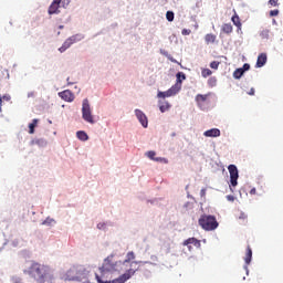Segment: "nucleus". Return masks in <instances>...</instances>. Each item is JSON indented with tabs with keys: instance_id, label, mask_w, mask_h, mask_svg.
Instances as JSON below:
<instances>
[{
	"instance_id": "nucleus-31",
	"label": "nucleus",
	"mask_w": 283,
	"mask_h": 283,
	"mask_svg": "<svg viewBox=\"0 0 283 283\" xmlns=\"http://www.w3.org/2000/svg\"><path fill=\"white\" fill-rule=\"evenodd\" d=\"M146 156H147L148 158H150V160H155V159H156V151L149 150V151L146 154Z\"/></svg>"
},
{
	"instance_id": "nucleus-33",
	"label": "nucleus",
	"mask_w": 283,
	"mask_h": 283,
	"mask_svg": "<svg viewBox=\"0 0 283 283\" xmlns=\"http://www.w3.org/2000/svg\"><path fill=\"white\" fill-rule=\"evenodd\" d=\"M166 19H167V21H174V12L172 11H167Z\"/></svg>"
},
{
	"instance_id": "nucleus-18",
	"label": "nucleus",
	"mask_w": 283,
	"mask_h": 283,
	"mask_svg": "<svg viewBox=\"0 0 283 283\" xmlns=\"http://www.w3.org/2000/svg\"><path fill=\"white\" fill-rule=\"evenodd\" d=\"M207 98H209V94H198L196 97H195V101L197 103V105H199V107H201V105L203 103H207Z\"/></svg>"
},
{
	"instance_id": "nucleus-32",
	"label": "nucleus",
	"mask_w": 283,
	"mask_h": 283,
	"mask_svg": "<svg viewBox=\"0 0 283 283\" xmlns=\"http://www.w3.org/2000/svg\"><path fill=\"white\" fill-rule=\"evenodd\" d=\"M154 160L156 163H164L165 165H167V163H169V160H167V158H163V157H156Z\"/></svg>"
},
{
	"instance_id": "nucleus-29",
	"label": "nucleus",
	"mask_w": 283,
	"mask_h": 283,
	"mask_svg": "<svg viewBox=\"0 0 283 283\" xmlns=\"http://www.w3.org/2000/svg\"><path fill=\"white\" fill-rule=\"evenodd\" d=\"M210 67H211V70H218V67H220V62H218V61H212V62L210 63Z\"/></svg>"
},
{
	"instance_id": "nucleus-42",
	"label": "nucleus",
	"mask_w": 283,
	"mask_h": 283,
	"mask_svg": "<svg viewBox=\"0 0 283 283\" xmlns=\"http://www.w3.org/2000/svg\"><path fill=\"white\" fill-rule=\"evenodd\" d=\"M67 85H74V82H71L70 77L66 78Z\"/></svg>"
},
{
	"instance_id": "nucleus-5",
	"label": "nucleus",
	"mask_w": 283,
	"mask_h": 283,
	"mask_svg": "<svg viewBox=\"0 0 283 283\" xmlns=\"http://www.w3.org/2000/svg\"><path fill=\"white\" fill-rule=\"evenodd\" d=\"M77 271H82V268H77V265H73L62 277L65 282H74L77 281Z\"/></svg>"
},
{
	"instance_id": "nucleus-19",
	"label": "nucleus",
	"mask_w": 283,
	"mask_h": 283,
	"mask_svg": "<svg viewBox=\"0 0 283 283\" xmlns=\"http://www.w3.org/2000/svg\"><path fill=\"white\" fill-rule=\"evenodd\" d=\"M158 103L161 114H165V112H168V109L171 108V104H169L167 101H159Z\"/></svg>"
},
{
	"instance_id": "nucleus-20",
	"label": "nucleus",
	"mask_w": 283,
	"mask_h": 283,
	"mask_svg": "<svg viewBox=\"0 0 283 283\" xmlns=\"http://www.w3.org/2000/svg\"><path fill=\"white\" fill-rule=\"evenodd\" d=\"M252 258H253V250H251V245H248L245 258H244L245 264H251Z\"/></svg>"
},
{
	"instance_id": "nucleus-41",
	"label": "nucleus",
	"mask_w": 283,
	"mask_h": 283,
	"mask_svg": "<svg viewBox=\"0 0 283 283\" xmlns=\"http://www.w3.org/2000/svg\"><path fill=\"white\" fill-rule=\"evenodd\" d=\"M248 94H249L250 96H254V95H255V88H251Z\"/></svg>"
},
{
	"instance_id": "nucleus-35",
	"label": "nucleus",
	"mask_w": 283,
	"mask_h": 283,
	"mask_svg": "<svg viewBox=\"0 0 283 283\" xmlns=\"http://www.w3.org/2000/svg\"><path fill=\"white\" fill-rule=\"evenodd\" d=\"M70 3H71V0H62L61 1L62 8H67V6H70Z\"/></svg>"
},
{
	"instance_id": "nucleus-15",
	"label": "nucleus",
	"mask_w": 283,
	"mask_h": 283,
	"mask_svg": "<svg viewBox=\"0 0 283 283\" xmlns=\"http://www.w3.org/2000/svg\"><path fill=\"white\" fill-rule=\"evenodd\" d=\"M203 136H206L207 138H218L220 136V129L218 128L208 129L203 133Z\"/></svg>"
},
{
	"instance_id": "nucleus-7",
	"label": "nucleus",
	"mask_w": 283,
	"mask_h": 283,
	"mask_svg": "<svg viewBox=\"0 0 283 283\" xmlns=\"http://www.w3.org/2000/svg\"><path fill=\"white\" fill-rule=\"evenodd\" d=\"M229 174H230V184L232 187H238V178H240V175L238 174V167L235 165H230L228 167Z\"/></svg>"
},
{
	"instance_id": "nucleus-34",
	"label": "nucleus",
	"mask_w": 283,
	"mask_h": 283,
	"mask_svg": "<svg viewBox=\"0 0 283 283\" xmlns=\"http://www.w3.org/2000/svg\"><path fill=\"white\" fill-rule=\"evenodd\" d=\"M277 1H279V0H269V4H270V6H273V8H277V6H280V4L277 3Z\"/></svg>"
},
{
	"instance_id": "nucleus-17",
	"label": "nucleus",
	"mask_w": 283,
	"mask_h": 283,
	"mask_svg": "<svg viewBox=\"0 0 283 283\" xmlns=\"http://www.w3.org/2000/svg\"><path fill=\"white\" fill-rule=\"evenodd\" d=\"M266 53H261L256 60V67H264L266 65Z\"/></svg>"
},
{
	"instance_id": "nucleus-2",
	"label": "nucleus",
	"mask_w": 283,
	"mask_h": 283,
	"mask_svg": "<svg viewBox=\"0 0 283 283\" xmlns=\"http://www.w3.org/2000/svg\"><path fill=\"white\" fill-rule=\"evenodd\" d=\"M29 275L34 277L39 283H45L48 280L53 281L52 269L50 266L33 262L28 271Z\"/></svg>"
},
{
	"instance_id": "nucleus-24",
	"label": "nucleus",
	"mask_w": 283,
	"mask_h": 283,
	"mask_svg": "<svg viewBox=\"0 0 283 283\" xmlns=\"http://www.w3.org/2000/svg\"><path fill=\"white\" fill-rule=\"evenodd\" d=\"M76 136H77L78 140H83V142L88 140V138H90V136H87V133H85L83 130H78L76 133Z\"/></svg>"
},
{
	"instance_id": "nucleus-40",
	"label": "nucleus",
	"mask_w": 283,
	"mask_h": 283,
	"mask_svg": "<svg viewBox=\"0 0 283 283\" xmlns=\"http://www.w3.org/2000/svg\"><path fill=\"white\" fill-rule=\"evenodd\" d=\"M256 192H258V190L255 188H252L250 190V196H255Z\"/></svg>"
},
{
	"instance_id": "nucleus-13",
	"label": "nucleus",
	"mask_w": 283,
	"mask_h": 283,
	"mask_svg": "<svg viewBox=\"0 0 283 283\" xmlns=\"http://www.w3.org/2000/svg\"><path fill=\"white\" fill-rule=\"evenodd\" d=\"M61 1L63 0H53L49 7V14H59L61 12V10H59V8H61Z\"/></svg>"
},
{
	"instance_id": "nucleus-23",
	"label": "nucleus",
	"mask_w": 283,
	"mask_h": 283,
	"mask_svg": "<svg viewBox=\"0 0 283 283\" xmlns=\"http://www.w3.org/2000/svg\"><path fill=\"white\" fill-rule=\"evenodd\" d=\"M222 32H224V34H231V32H233V25H231L230 23L223 24Z\"/></svg>"
},
{
	"instance_id": "nucleus-3",
	"label": "nucleus",
	"mask_w": 283,
	"mask_h": 283,
	"mask_svg": "<svg viewBox=\"0 0 283 283\" xmlns=\"http://www.w3.org/2000/svg\"><path fill=\"white\" fill-rule=\"evenodd\" d=\"M198 222H199V227H201L203 231H216V229H218L219 227L216 216H211V214H202L199 218Z\"/></svg>"
},
{
	"instance_id": "nucleus-30",
	"label": "nucleus",
	"mask_w": 283,
	"mask_h": 283,
	"mask_svg": "<svg viewBox=\"0 0 283 283\" xmlns=\"http://www.w3.org/2000/svg\"><path fill=\"white\" fill-rule=\"evenodd\" d=\"M10 99H11L10 95H3L2 97L0 95V105H3V101L8 103L10 102Z\"/></svg>"
},
{
	"instance_id": "nucleus-45",
	"label": "nucleus",
	"mask_w": 283,
	"mask_h": 283,
	"mask_svg": "<svg viewBox=\"0 0 283 283\" xmlns=\"http://www.w3.org/2000/svg\"><path fill=\"white\" fill-rule=\"evenodd\" d=\"M97 229H103V223H98Z\"/></svg>"
},
{
	"instance_id": "nucleus-8",
	"label": "nucleus",
	"mask_w": 283,
	"mask_h": 283,
	"mask_svg": "<svg viewBox=\"0 0 283 283\" xmlns=\"http://www.w3.org/2000/svg\"><path fill=\"white\" fill-rule=\"evenodd\" d=\"M176 77H177V81H176L175 85H172V87L177 92H180V90H182V82L187 78V75H185V73H182V72H178Z\"/></svg>"
},
{
	"instance_id": "nucleus-22",
	"label": "nucleus",
	"mask_w": 283,
	"mask_h": 283,
	"mask_svg": "<svg viewBox=\"0 0 283 283\" xmlns=\"http://www.w3.org/2000/svg\"><path fill=\"white\" fill-rule=\"evenodd\" d=\"M132 260H136V254L134 253V251H130L126 254V259L124 260L123 264H129Z\"/></svg>"
},
{
	"instance_id": "nucleus-9",
	"label": "nucleus",
	"mask_w": 283,
	"mask_h": 283,
	"mask_svg": "<svg viewBox=\"0 0 283 283\" xmlns=\"http://www.w3.org/2000/svg\"><path fill=\"white\" fill-rule=\"evenodd\" d=\"M60 98H62V101H65L66 103H73L75 96L74 93H72V91L70 90H65L59 93Z\"/></svg>"
},
{
	"instance_id": "nucleus-28",
	"label": "nucleus",
	"mask_w": 283,
	"mask_h": 283,
	"mask_svg": "<svg viewBox=\"0 0 283 283\" xmlns=\"http://www.w3.org/2000/svg\"><path fill=\"white\" fill-rule=\"evenodd\" d=\"M217 83H218V80L216 77H210L208 80V85H210V87H216Z\"/></svg>"
},
{
	"instance_id": "nucleus-4",
	"label": "nucleus",
	"mask_w": 283,
	"mask_h": 283,
	"mask_svg": "<svg viewBox=\"0 0 283 283\" xmlns=\"http://www.w3.org/2000/svg\"><path fill=\"white\" fill-rule=\"evenodd\" d=\"M82 118L86 123L94 125V115H92V107L90 106V99L85 98L82 103Z\"/></svg>"
},
{
	"instance_id": "nucleus-27",
	"label": "nucleus",
	"mask_w": 283,
	"mask_h": 283,
	"mask_svg": "<svg viewBox=\"0 0 283 283\" xmlns=\"http://www.w3.org/2000/svg\"><path fill=\"white\" fill-rule=\"evenodd\" d=\"M212 74H213V72L209 69H202V71H201V76L203 78H207L208 76H211Z\"/></svg>"
},
{
	"instance_id": "nucleus-6",
	"label": "nucleus",
	"mask_w": 283,
	"mask_h": 283,
	"mask_svg": "<svg viewBox=\"0 0 283 283\" xmlns=\"http://www.w3.org/2000/svg\"><path fill=\"white\" fill-rule=\"evenodd\" d=\"M77 269H82V271H77V282L90 283L92 277L90 270L83 265H77Z\"/></svg>"
},
{
	"instance_id": "nucleus-36",
	"label": "nucleus",
	"mask_w": 283,
	"mask_h": 283,
	"mask_svg": "<svg viewBox=\"0 0 283 283\" xmlns=\"http://www.w3.org/2000/svg\"><path fill=\"white\" fill-rule=\"evenodd\" d=\"M277 14H280V10L270 11V17H277Z\"/></svg>"
},
{
	"instance_id": "nucleus-38",
	"label": "nucleus",
	"mask_w": 283,
	"mask_h": 283,
	"mask_svg": "<svg viewBox=\"0 0 283 283\" xmlns=\"http://www.w3.org/2000/svg\"><path fill=\"white\" fill-rule=\"evenodd\" d=\"M181 34H184V36H187V35H189V34H191V31H189V30H187V29H184V30L181 31Z\"/></svg>"
},
{
	"instance_id": "nucleus-21",
	"label": "nucleus",
	"mask_w": 283,
	"mask_h": 283,
	"mask_svg": "<svg viewBox=\"0 0 283 283\" xmlns=\"http://www.w3.org/2000/svg\"><path fill=\"white\" fill-rule=\"evenodd\" d=\"M216 39H217L216 34H213V33H208L205 36V41H206L207 45H209L211 43H216Z\"/></svg>"
},
{
	"instance_id": "nucleus-11",
	"label": "nucleus",
	"mask_w": 283,
	"mask_h": 283,
	"mask_svg": "<svg viewBox=\"0 0 283 283\" xmlns=\"http://www.w3.org/2000/svg\"><path fill=\"white\" fill-rule=\"evenodd\" d=\"M176 94H178V91L174 86H171L166 92H158L157 98H169L171 96H176Z\"/></svg>"
},
{
	"instance_id": "nucleus-25",
	"label": "nucleus",
	"mask_w": 283,
	"mask_h": 283,
	"mask_svg": "<svg viewBox=\"0 0 283 283\" xmlns=\"http://www.w3.org/2000/svg\"><path fill=\"white\" fill-rule=\"evenodd\" d=\"M231 21L237 28H242V22H240V17L238 14H234Z\"/></svg>"
},
{
	"instance_id": "nucleus-1",
	"label": "nucleus",
	"mask_w": 283,
	"mask_h": 283,
	"mask_svg": "<svg viewBox=\"0 0 283 283\" xmlns=\"http://www.w3.org/2000/svg\"><path fill=\"white\" fill-rule=\"evenodd\" d=\"M114 255H109L107 259H105L103 265L99 268V274L95 273V280L97 281V283H125L132 277V275H134V273H136V270L129 269L119 277L113 281H107V274L112 273V271H116V266L120 264V261L114 263L112 261Z\"/></svg>"
},
{
	"instance_id": "nucleus-43",
	"label": "nucleus",
	"mask_w": 283,
	"mask_h": 283,
	"mask_svg": "<svg viewBox=\"0 0 283 283\" xmlns=\"http://www.w3.org/2000/svg\"><path fill=\"white\" fill-rule=\"evenodd\" d=\"M207 193L206 189H201V196H205Z\"/></svg>"
},
{
	"instance_id": "nucleus-26",
	"label": "nucleus",
	"mask_w": 283,
	"mask_h": 283,
	"mask_svg": "<svg viewBox=\"0 0 283 283\" xmlns=\"http://www.w3.org/2000/svg\"><path fill=\"white\" fill-rule=\"evenodd\" d=\"M39 125V119H33L31 124H29V134H34V128Z\"/></svg>"
},
{
	"instance_id": "nucleus-16",
	"label": "nucleus",
	"mask_w": 283,
	"mask_h": 283,
	"mask_svg": "<svg viewBox=\"0 0 283 283\" xmlns=\"http://www.w3.org/2000/svg\"><path fill=\"white\" fill-rule=\"evenodd\" d=\"M182 244L184 247H188L189 251H191V244H193V247H200V241L196 238H189L185 240Z\"/></svg>"
},
{
	"instance_id": "nucleus-10",
	"label": "nucleus",
	"mask_w": 283,
	"mask_h": 283,
	"mask_svg": "<svg viewBox=\"0 0 283 283\" xmlns=\"http://www.w3.org/2000/svg\"><path fill=\"white\" fill-rule=\"evenodd\" d=\"M249 70H251V65L249 63H245V64H243V67L237 69L233 72V77L234 78H242V76H244V73L249 72Z\"/></svg>"
},
{
	"instance_id": "nucleus-44",
	"label": "nucleus",
	"mask_w": 283,
	"mask_h": 283,
	"mask_svg": "<svg viewBox=\"0 0 283 283\" xmlns=\"http://www.w3.org/2000/svg\"><path fill=\"white\" fill-rule=\"evenodd\" d=\"M139 262L138 261H133L132 263H130V266H134V264H138Z\"/></svg>"
},
{
	"instance_id": "nucleus-12",
	"label": "nucleus",
	"mask_w": 283,
	"mask_h": 283,
	"mask_svg": "<svg viewBox=\"0 0 283 283\" xmlns=\"http://www.w3.org/2000/svg\"><path fill=\"white\" fill-rule=\"evenodd\" d=\"M135 116H137V119L139 120L140 125H143L144 127H147L149 125L147 115H145V113H143V111L135 109Z\"/></svg>"
},
{
	"instance_id": "nucleus-39",
	"label": "nucleus",
	"mask_w": 283,
	"mask_h": 283,
	"mask_svg": "<svg viewBox=\"0 0 283 283\" xmlns=\"http://www.w3.org/2000/svg\"><path fill=\"white\" fill-rule=\"evenodd\" d=\"M239 220H247V213L241 212L239 216Z\"/></svg>"
},
{
	"instance_id": "nucleus-37",
	"label": "nucleus",
	"mask_w": 283,
	"mask_h": 283,
	"mask_svg": "<svg viewBox=\"0 0 283 283\" xmlns=\"http://www.w3.org/2000/svg\"><path fill=\"white\" fill-rule=\"evenodd\" d=\"M227 200H228L229 202H234V201H235V197H234L233 195H228V196H227Z\"/></svg>"
},
{
	"instance_id": "nucleus-14",
	"label": "nucleus",
	"mask_w": 283,
	"mask_h": 283,
	"mask_svg": "<svg viewBox=\"0 0 283 283\" xmlns=\"http://www.w3.org/2000/svg\"><path fill=\"white\" fill-rule=\"evenodd\" d=\"M74 43H76V36H71V38H69V39L62 44V46L59 49V52H61V53L65 52V50H69V48H72V45H74Z\"/></svg>"
}]
</instances>
